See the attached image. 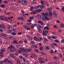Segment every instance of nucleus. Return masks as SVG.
<instances>
[{
    "label": "nucleus",
    "instance_id": "f257e3e1",
    "mask_svg": "<svg viewBox=\"0 0 64 64\" xmlns=\"http://www.w3.org/2000/svg\"><path fill=\"white\" fill-rule=\"evenodd\" d=\"M21 2L23 5H27V2L26 0H22Z\"/></svg>",
    "mask_w": 64,
    "mask_h": 64
},
{
    "label": "nucleus",
    "instance_id": "f03ea898",
    "mask_svg": "<svg viewBox=\"0 0 64 64\" xmlns=\"http://www.w3.org/2000/svg\"><path fill=\"white\" fill-rule=\"evenodd\" d=\"M42 16H49V14L47 12H42Z\"/></svg>",
    "mask_w": 64,
    "mask_h": 64
},
{
    "label": "nucleus",
    "instance_id": "7ed1b4c3",
    "mask_svg": "<svg viewBox=\"0 0 64 64\" xmlns=\"http://www.w3.org/2000/svg\"><path fill=\"white\" fill-rule=\"evenodd\" d=\"M5 51H6V49L4 48H3L1 50V51H0V54H4V52Z\"/></svg>",
    "mask_w": 64,
    "mask_h": 64
},
{
    "label": "nucleus",
    "instance_id": "20e7f679",
    "mask_svg": "<svg viewBox=\"0 0 64 64\" xmlns=\"http://www.w3.org/2000/svg\"><path fill=\"white\" fill-rule=\"evenodd\" d=\"M47 26H46L44 28V30L46 29V30H49V28L48 27H50V26H51V24H47Z\"/></svg>",
    "mask_w": 64,
    "mask_h": 64
},
{
    "label": "nucleus",
    "instance_id": "39448f33",
    "mask_svg": "<svg viewBox=\"0 0 64 64\" xmlns=\"http://www.w3.org/2000/svg\"><path fill=\"white\" fill-rule=\"evenodd\" d=\"M0 28L1 29H5V26L4 24H3L0 25Z\"/></svg>",
    "mask_w": 64,
    "mask_h": 64
},
{
    "label": "nucleus",
    "instance_id": "423d86ee",
    "mask_svg": "<svg viewBox=\"0 0 64 64\" xmlns=\"http://www.w3.org/2000/svg\"><path fill=\"white\" fill-rule=\"evenodd\" d=\"M20 50L23 53V52H25V49H24V48H20Z\"/></svg>",
    "mask_w": 64,
    "mask_h": 64
},
{
    "label": "nucleus",
    "instance_id": "0eeeda50",
    "mask_svg": "<svg viewBox=\"0 0 64 64\" xmlns=\"http://www.w3.org/2000/svg\"><path fill=\"white\" fill-rule=\"evenodd\" d=\"M42 38L41 37H38V38L37 41L38 42H39L40 41H42Z\"/></svg>",
    "mask_w": 64,
    "mask_h": 64
},
{
    "label": "nucleus",
    "instance_id": "6e6552de",
    "mask_svg": "<svg viewBox=\"0 0 64 64\" xmlns=\"http://www.w3.org/2000/svg\"><path fill=\"white\" fill-rule=\"evenodd\" d=\"M3 20H5V21H8L9 22V21L8 20V18H6V16H3Z\"/></svg>",
    "mask_w": 64,
    "mask_h": 64
},
{
    "label": "nucleus",
    "instance_id": "1a4fd4ad",
    "mask_svg": "<svg viewBox=\"0 0 64 64\" xmlns=\"http://www.w3.org/2000/svg\"><path fill=\"white\" fill-rule=\"evenodd\" d=\"M24 28L26 29L27 30H30V28L29 27H28L26 25H24Z\"/></svg>",
    "mask_w": 64,
    "mask_h": 64
},
{
    "label": "nucleus",
    "instance_id": "9d476101",
    "mask_svg": "<svg viewBox=\"0 0 64 64\" xmlns=\"http://www.w3.org/2000/svg\"><path fill=\"white\" fill-rule=\"evenodd\" d=\"M38 22L40 24V25H45V24L42 21H39Z\"/></svg>",
    "mask_w": 64,
    "mask_h": 64
},
{
    "label": "nucleus",
    "instance_id": "9b49d317",
    "mask_svg": "<svg viewBox=\"0 0 64 64\" xmlns=\"http://www.w3.org/2000/svg\"><path fill=\"white\" fill-rule=\"evenodd\" d=\"M37 17L38 18V19H41L42 18V17H41V15L39 14H38L37 15Z\"/></svg>",
    "mask_w": 64,
    "mask_h": 64
},
{
    "label": "nucleus",
    "instance_id": "f8f14e48",
    "mask_svg": "<svg viewBox=\"0 0 64 64\" xmlns=\"http://www.w3.org/2000/svg\"><path fill=\"white\" fill-rule=\"evenodd\" d=\"M47 16H44L42 17V19L44 21H45L46 20V18Z\"/></svg>",
    "mask_w": 64,
    "mask_h": 64
},
{
    "label": "nucleus",
    "instance_id": "ddd939ff",
    "mask_svg": "<svg viewBox=\"0 0 64 64\" xmlns=\"http://www.w3.org/2000/svg\"><path fill=\"white\" fill-rule=\"evenodd\" d=\"M13 48V46L12 45H10L8 48V50H9V49H12Z\"/></svg>",
    "mask_w": 64,
    "mask_h": 64
},
{
    "label": "nucleus",
    "instance_id": "4468645a",
    "mask_svg": "<svg viewBox=\"0 0 64 64\" xmlns=\"http://www.w3.org/2000/svg\"><path fill=\"white\" fill-rule=\"evenodd\" d=\"M37 28L38 29H41V28H42V27H41V26L39 24H38Z\"/></svg>",
    "mask_w": 64,
    "mask_h": 64
},
{
    "label": "nucleus",
    "instance_id": "2eb2a0df",
    "mask_svg": "<svg viewBox=\"0 0 64 64\" xmlns=\"http://www.w3.org/2000/svg\"><path fill=\"white\" fill-rule=\"evenodd\" d=\"M13 42L14 44H18V43H17V40H13Z\"/></svg>",
    "mask_w": 64,
    "mask_h": 64
},
{
    "label": "nucleus",
    "instance_id": "dca6fc26",
    "mask_svg": "<svg viewBox=\"0 0 64 64\" xmlns=\"http://www.w3.org/2000/svg\"><path fill=\"white\" fill-rule=\"evenodd\" d=\"M17 62V64H20V60H19L18 59L16 61Z\"/></svg>",
    "mask_w": 64,
    "mask_h": 64
},
{
    "label": "nucleus",
    "instance_id": "f3484780",
    "mask_svg": "<svg viewBox=\"0 0 64 64\" xmlns=\"http://www.w3.org/2000/svg\"><path fill=\"white\" fill-rule=\"evenodd\" d=\"M2 35L4 37H6V34L5 33L2 34Z\"/></svg>",
    "mask_w": 64,
    "mask_h": 64
},
{
    "label": "nucleus",
    "instance_id": "a211bd4d",
    "mask_svg": "<svg viewBox=\"0 0 64 64\" xmlns=\"http://www.w3.org/2000/svg\"><path fill=\"white\" fill-rule=\"evenodd\" d=\"M40 5H38L35 8V9H38V8H40Z\"/></svg>",
    "mask_w": 64,
    "mask_h": 64
},
{
    "label": "nucleus",
    "instance_id": "6ab92c4d",
    "mask_svg": "<svg viewBox=\"0 0 64 64\" xmlns=\"http://www.w3.org/2000/svg\"><path fill=\"white\" fill-rule=\"evenodd\" d=\"M40 8L41 9H42L43 8H45V6L43 5H42L41 6H40Z\"/></svg>",
    "mask_w": 64,
    "mask_h": 64
},
{
    "label": "nucleus",
    "instance_id": "aec40b11",
    "mask_svg": "<svg viewBox=\"0 0 64 64\" xmlns=\"http://www.w3.org/2000/svg\"><path fill=\"white\" fill-rule=\"evenodd\" d=\"M46 34H47L45 33V31H43V32H42V35H43L44 36L46 35Z\"/></svg>",
    "mask_w": 64,
    "mask_h": 64
},
{
    "label": "nucleus",
    "instance_id": "412c9836",
    "mask_svg": "<svg viewBox=\"0 0 64 64\" xmlns=\"http://www.w3.org/2000/svg\"><path fill=\"white\" fill-rule=\"evenodd\" d=\"M10 9L11 10H15V8H14V7H12L10 8Z\"/></svg>",
    "mask_w": 64,
    "mask_h": 64
},
{
    "label": "nucleus",
    "instance_id": "4be33fe9",
    "mask_svg": "<svg viewBox=\"0 0 64 64\" xmlns=\"http://www.w3.org/2000/svg\"><path fill=\"white\" fill-rule=\"evenodd\" d=\"M31 50L30 49H27L26 50V52H31Z\"/></svg>",
    "mask_w": 64,
    "mask_h": 64
},
{
    "label": "nucleus",
    "instance_id": "5701e85b",
    "mask_svg": "<svg viewBox=\"0 0 64 64\" xmlns=\"http://www.w3.org/2000/svg\"><path fill=\"white\" fill-rule=\"evenodd\" d=\"M34 8V7H33V6H31L30 9L31 11H32V10H33Z\"/></svg>",
    "mask_w": 64,
    "mask_h": 64
},
{
    "label": "nucleus",
    "instance_id": "b1692460",
    "mask_svg": "<svg viewBox=\"0 0 64 64\" xmlns=\"http://www.w3.org/2000/svg\"><path fill=\"white\" fill-rule=\"evenodd\" d=\"M49 15L50 17H51V16H52V13L51 12V11H49Z\"/></svg>",
    "mask_w": 64,
    "mask_h": 64
},
{
    "label": "nucleus",
    "instance_id": "393cba45",
    "mask_svg": "<svg viewBox=\"0 0 64 64\" xmlns=\"http://www.w3.org/2000/svg\"><path fill=\"white\" fill-rule=\"evenodd\" d=\"M32 47L34 48V49H36L37 48V46L35 45H33L32 46Z\"/></svg>",
    "mask_w": 64,
    "mask_h": 64
},
{
    "label": "nucleus",
    "instance_id": "a878e982",
    "mask_svg": "<svg viewBox=\"0 0 64 64\" xmlns=\"http://www.w3.org/2000/svg\"><path fill=\"white\" fill-rule=\"evenodd\" d=\"M40 62L41 64H43L44 63V61L41 60L40 61Z\"/></svg>",
    "mask_w": 64,
    "mask_h": 64
},
{
    "label": "nucleus",
    "instance_id": "bb28decb",
    "mask_svg": "<svg viewBox=\"0 0 64 64\" xmlns=\"http://www.w3.org/2000/svg\"><path fill=\"white\" fill-rule=\"evenodd\" d=\"M31 55L33 56V57H34L35 55H36L34 53H32L31 54Z\"/></svg>",
    "mask_w": 64,
    "mask_h": 64
},
{
    "label": "nucleus",
    "instance_id": "cd10ccee",
    "mask_svg": "<svg viewBox=\"0 0 64 64\" xmlns=\"http://www.w3.org/2000/svg\"><path fill=\"white\" fill-rule=\"evenodd\" d=\"M10 56L11 57H12V58H13L14 57V55L13 54H10Z\"/></svg>",
    "mask_w": 64,
    "mask_h": 64
},
{
    "label": "nucleus",
    "instance_id": "c85d7f7f",
    "mask_svg": "<svg viewBox=\"0 0 64 64\" xmlns=\"http://www.w3.org/2000/svg\"><path fill=\"white\" fill-rule=\"evenodd\" d=\"M38 32H39V33H42V30H41L40 29H38Z\"/></svg>",
    "mask_w": 64,
    "mask_h": 64
},
{
    "label": "nucleus",
    "instance_id": "c756f323",
    "mask_svg": "<svg viewBox=\"0 0 64 64\" xmlns=\"http://www.w3.org/2000/svg\"><path fill=\"white\" fill-rule=\"evenodd\" d=\"M12 35H14V36H15L16 35V33L14 32H12Z\"/></svg>",
    "mask_w": 64,
    "mask_h": 64
},
{
    "label": "nucleus",
    "instance_id": "7c9ffc66",
    "mask_svg": "<svg viewBox=\"0 0 64 64\" xmlns=\"http://www.w3.org/2000/svg\"><path fill=\"white\" fill-rule=\"evenodd\" d=\"M8 61V59H5L3 61L4 62V63H6Z\"/></svg>",
    "mask_w": 64,
    "mask_h": 64
},
{
    "label": "nucleus",
    "instance_id": "2f4dec72",
    "mask_svg": "<svg viewBox=\"0 0 64 64\" xmlns=\"http://www.w3.org/2000/svg\"><path fill=\"white\" fill-rule=\"evenodd\" d=\"M61 10L62 11L64 12V6H62V7Z\"/></svg>",
    "mask_w": 64,
    "mask_h": 64
},
{
    "label": "nucleus",
    "instance_id": "473e14b6",
    "mask_svg": "<svg viewBox=\"0 0 64 64\" xmlns=\"http://www.w3.org/2000/svg\"><path fill=\"white\" fill-rule=\"evenodd\" d=\"M30 19H31V20L33 19H34V17L33 16H31L30 17Z\"/></svg>",
    "mask_w": 64,
    "mask_h": 64
},
{
    "label": "nucleus",
    "instance_id": "72a5a7b5",
    "mask_svg": "<svg viewBox=\"0 0 64 64\" xmlns=\"http://www.w3.org/2000/svg\"><path fill=\"white\" fill-rule=\"evenodd\" d=\"M0 19L1 20H3V16H0Z\"/></svg>",
    "mask_w": 64,
    "mask_h": 64
},
{
    "label": "nucleus",
    "instance_id": "f704fd0d",
    "mask_svg": "<svg viewBox=\"0 0 64 64\" xmlns=\"http://www.w3.org/2000/svg\"><path fill=\"white\" fill-rule=\"evenodd\" d=\"M46 49L47 50H49V48L48 47V46H47L46 47Z\"/></svg>",
    "mask_w": 64,
    "mask_h": 64
},
{
    "label": "nucleus",
    "instance_id": "c9c22d12",
    "mask_svg": "<svg viewBox=\"0 0 64 64\" xmlns=\"http://www.w3.org/2000/svg\"><path fill=\"white\" fill-rule=\"evenodd\" d=\"M36 10H34L31 13H33V14H36Z\"/></svg>",
    "mask_w": 64,
    "mask_h": 64
},
{
    "label": "nucleus",
    "instance_id": "e433bc0d",
    "mask_svg": "<svg viewBox=\"0 0 64 64\" xmlns=\"http://www.w3.org/2000/svg\"><path fill=\"white\" fill-rule=\"evenodd\" d=\"M41 3L42 4V5H44V1L42 0H41Z\"/></svg>",
    "mask_w": 64,
    "mask_h": 64
},
{
    "label": "nucleus",
    "instance_id": "4c0bfd02",
    "mask_svg": "<svg viewBox=\"0 0 64 64\" xmlns=\"http://www.w3.org/2000/svg\"><path fill=\"white\" fill-rule=\"evenodd\" d=\"M52 9V8H48V11H49H49H50Z\"/></svg>",
    "mask_w": 64,
    "mask_h": 64
},
{
    "label": "nucleus",
    "instance_id": "58836bf2",
    "mask_svg": "<svg viewBox=\"0 0 64 64\" xmlns=\"http://www.w3.org/2000/svg\"><path fill=\"white\" fill-rule=\"evenodd\" d=\"M51 45L52 46V48H54V45L53 44H51Z\"/></svg>",
    "mask_w": 64,
    "mask_h": 64
},
{
    "label": "nucleus",
    "instance_id": "ea45409f",
    "mask_svg": "<svg viewBox=\"0 0 64 64\" xmlns=\"http://www.w3.org/2000/svg\"><path fill=\"white\" fill-rule=\"evenodd\" d=\"M0 6L1 7H5V5L4 4H2Z\"/></svg>",
    "mask_w": 64,
    "mask_h": 64
},
{
    "label": "nucleus",
    "instance_id": "a19ab883",
    "mask_svg": "<svg viewBox=\"0 0 64 64\" xmlns=\"http://www.w3.org/2000/svg\"><path fill=\"white\" fill-rule=\"evenodd\" d=\"M20 20H22V21H23V20H24V19L22 17H20Z\"/></svg>",
    "mask_w": 64,
    "mask_h": 64
},
{
    "label": "nucleus",
    "instance_id": "79ce46f5",
    "mask_svg": "<svg viewBox=\"0 0 64 64\" xmlns=\"http://www.w3.org/2000/svg\"><path fill=\"white\" fill-rule=\"evenodd\" d=\"M54 17H57V14H54Z\"/></svg>",
    "mask_w": 64,
    "mask_h": 64
},
{
    "label": "nucleus",
    "instance_id": "37998d69",
    "mask_svg": "<svg viewBox=\"0 0 64 64\" xmlns=\"http://www.w3.org/2000/svg\"><path fill=\"white\" fill-rule=\"evenodd\" d=\"M8 62H9L10 64H13V62H12V61L10 60H9L8 61Z\"/></svg>",
    "mask_w": 64,
    "mask_h": 64
},
{
    "label": "nucleus",
    "instance_id": "c03bdc74",
    "mask_svg": "<svg viewBox=\"0 0 64 64\" xmlns=\"http://www.w3.org/2000/svg\"><path fill=\"white\" fill-rule=\"evenodd\" d=\"M60 26L61 27H63L64 26V24H61L60 25Z\"/></svg>",
    "mask_w": 64,
    "mask_h": 64
},
{
    "label": "nucleus",
    "instance_id": "a18cd8bd",
    "mask_svg": "<svg viewBox=\"0 0 64 64\" xmlns=\"http://www.w3.org/2000/svg\"><path fill=\"white\" fill-rule=\"evenodd\" d=\"M10 50V51H11V52H13V50L11 48L9 49V50Z\"/></svg>",
    "mask_w": 64,
    "mask_h": 64
},
{
    "label": "nucleus",
    "instance_id": "49530a36",
    "mask_svg": "<svg viewBox=\"0 0 64 64\" xmlns=\"http://www.w3.org/2000/svg\"><path fill=\"white\" fill-rule=\"evenodd\" d=\"M44 40L45 41H48V40H47V39L46 38H44Z\"/></svg>",
    "mask_w": 64,
    "mask_h": 64
},
{
    "label": "nucleus",
    "instance_id": "de8ad7c7",
    "mask_svg": "<svg viewBox=\"0 0 64 64\" xmlns=\"http://www.w3.org/2000/svg\"><path fill=\"white\" fill-rule=\"evenodd\" d=\"M53 58L54 59V60H57V59H58V58H57V57H56V56H54L53 57Z\"/></svg>",
    "mask_w": 64,
    "mask_h": 64
},
{
    "label": "nucleus",
    "instance_id": "09e8293b",
    "mask_svg": "<svg viewBox=\"0 0 64 64\" xmlns=\"http://www.w3.org/2000/svg\"><path fill=\"white\" fill-rule=\"evenodd\" d=\"M7 27L8 28V29H10L11 28V26H10L8 25Z\"/></svg>",
    "mask_w": 64,
    "mask_h": 64
},
{
    "label": "nucleus",
    "instance_id": "8fccbe9b",
    "mask_svg": "<svg viewBox=\"0 0 64 64\" xmlns=\"http://www.w3.org/2000/svg\"><path fill=\"white\" fill-rule=\"evenodd\" d=\"M55 41L56 43H59V41L58 40H55Z\"/></svg>",
    "mask_w": 64,
    "mask_h": 64
},
{
    "label": "nucleus",
    "instance_id": "3c124183",
    "mask_svg": "<svg viewBox=\"0 0 64 64\" xmlns=\"http://www.w3.org/2000/svg\"><path fill=\"white\" fill-rule=\"evenodd\" d=\"M23 43V41H20L19 42V44H21V43Z\"/></svg>",
    "mask_w": 64,
    "mask_h": 64
},
{
    "label": "nucleus",
    "instance_id": "603ef678",
    "mask_svg": "<svg viewBox=\"0 0 64 64\" xmlns=\"http://www.w3.org/2000/svg\"><path fill=\"white\" fill-rule=\"evenodd\" d=\"M44 32H45V33H46V34H48V30H45Z\"/></svg>",
    "mask_w": 64,
    "mask_h": 64
},
{
    "label": "nucleus",
    "instance_id": "864d4df0",
    "mask_svg": "<svg viewBox=\"0 0 64 64\" xmlns=\"http://www.w3.org/2000/svg\"><path fill=\"white\" fill-rule=\"evenodd\" d=\"M24 42L25 43H26V44L27 43V41L26 40H25L24 41Z\"/></svg>",
    "mask_w": 64,
    "mask_h": 64
},
{
    "label": "nucleus",
    "instance_id": "5fc2aeb1",
    "mask_svg": "<svg viewBox=\"0 0 64 64\" xmlns=\"http://www.w3.org/2000/svg\"><path fill=\"white\" fill-rule=\"evenodd\" d=\"M8 33H10V32H11V30H8Z\"/></svg>",
    "mask_w": 64,
    "mask_h": 64
},
{
    "label": "nucleus",
    "instance_id": "6e6d98bb",
    "mask_svg": "<svg viewBox=\"0 0 64 64\" xmlns=\"http://www.w3.org/2000/svg\"><path fill=\"white\" fill-rule=\"evenodd\" d=\"M36 11L37 13H39V10H36Z\"/></svg>",
    "mask_w": 64,
    "mask_h": 64
},
{
    "label": "nucleus",
    "instance_id": "4d7b16f0",
    "mask_svg": "<svg viewBox=\"0 0 64 64\" xmlns=\"http://www.w3.org/2000/svg\"><path fill=\"white\" fill-rule=\"evenodd\" d=\"M38 10L39 12H40L41 11H43V10L42 9H39Z\"/></svg>",
    "mask_w": 64,
    "mask_h": 64
},
{
    "label": "nucleus",
    "instance_id": "13d9d810",
    "mask_svg": "<svg viewBox=\"0 0 64 64\" xmlns=\"http://www.w3.org/2000/svg\"><path fill=\"white\" fill-rule=\"evenodd\" d=\"M28 25H31V23L30 22L29 23H27V24Z\"/></svg>",
    "mask_w": 64,
    "mask_h": 64
},
{
    "label": "nucleus",
    "instance_id": "bf43d9fd",
    "mask_svg": "<svg viewBox=\"0 0 64 64\" xmlns=\"http://www.w3.org/2000/svg\"><path fill=\"white\" fill-rule=\"evenodd\" d=\"M42 59V58L41 57H40L38 58V60H41Z\"/></svg>",
    "mask_w": 64,
    "mask_h": 64
},
{
    "label": "nucleus",
    "instance_id": "052dcab7",
    "mask_svg": "<svg viewBox=\"0 0 64 64\" xmlns=\"http://www.w3.org/2000/svg\"><path fill=\"white\" fill-rule=\"evenodd\" d=\"M53 14H56V11H54L53 12Z\"/></svg>",
    "mask_w": 64,
    "mask_h": 64
},
{
    "label": "nucleus",
    "instance_id": "680f3d73",
    "mask_svg": "<svg viewBox=\"0 0 64 64\" xmlns=\"http://www.w3.org/2000/svg\"><path fill=\"white\" fill-rule=\"evenodd\" d=\"M34 40H35L36 41H37V38L35 37H34Z\"/></svg>",
    "mask_w": 64,
    "mask_h": 64
},
{
    "label": "nucleus",
    "instance_id": "e2e57ef3",
    "mask_svg": "<svg viewBox=\"0 0 64 64\" xmlns=\"http://www.w3.org/2000/svg\"><path fill=\"white\" fill-rule=\"evenodd\" d=\"M31 27L32 29H33V28H34V26L33 25H32L31 26Z\"/></svg>",
    "mask_w": 64,
    "mask_h": 64
},
{
    "label": "nucleus",
    "instance_id": "0e129e2a",
    "mask_svg": "<svg viewBox=\"0 0 64 64\" xmlns=\"http://www.w3.org/2000/svg\"><path fill=\"white\" fill-rule=\"evenodd\" d=\"M54 27V28H57V26H56V25H54L53 26Z\"/></svg>",
    "mask_w": 64,
    "mask_h": 64
},
{
    "label": "nucleus",
    "instance_id": "69168bd1",
    "mask_svg": "<svg viewBox=\"0 0 64 64\" xmlns=\"http://www.w3.org/2000/svg\"><path fill=\"white\" fill-rule=\"evenodd\" d=\"M4 2L5 4H8V2L6 1H4Z\"/></svg>",
    "mask_w": 64,
    "mask_h": 64
},
{
    "label": "nucleus",
    "instance_id": "338daca9",
    "mask_svg": "<svg viewBox=\"0 0 64 64\" xmlns=\"http://www.w3.org/2000/svg\"><path fill=\"white\" fill-rule=\"evenodd\" d=\"M12 30L14 32H16V29L15 28H13Z\"/></svg>",
    "mask_w": 64,
    "mask_h": 64
},
{
    "label": "nucleus",
    "instance_id": "774afa93",
    "mask_svg": "<svg viewBox=\"0 0 64 64\" xmlns=\"http://www.w3.org/2000/svg\"><path fill=\"white\" fill-rule=\"evenodd\" d=\"M3 63V62L1 61L0 62V64H2Z\"/></svg>",
    "mask_w": 64,
    "mask_h": 64
}]
</instances>
